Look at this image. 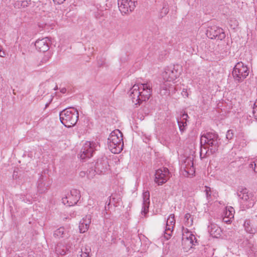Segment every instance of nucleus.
I'll return each mask as SVG.
<instances>
[{
  "mask_svg": "<svg viewBox=\"0 0 257 257\" xmlns=\"http://www.w3.org/2000/svg\"><path fill=\"white\" fill-rule=\"evenodd\" d=\"M188 115L187 113H184L180 118L177 119V122L179 125L180 131L183 133L186 130L187 126V120Z\"/></svg>",
  "mask_w": 257,
  "mask_h": 257,
  "instance_id": "f3484780",
  "label": "nucleus"
},
{
  "mask_svg": "<svg viewBox=\"0 0 257 257\" xmlns=\"http://www.w3.org/2000/svg\"><path fill=\"white\" fill-rule=\"evenodd\" d=\"M5 55V52L4 51H2L1 48H0V56L4 57Z\"/></svg>",
  "mask_w": 257,
  "mask_h": 257,
  "instance_id": "79ce46f5",
  "label": "nucleus"
},
{
  "mask_svg": "<svg viewBox=\"0 0 257 257\" xmlns=\"http://www.w3.org/2000/svg\"><path fill=\"white\" fill-rule=\"evenodd\" d=\"M206 34L208 38L211 39H217L222 40L225 37L222 29L215 25L208 26L207 28Z\"/></svg>",
  "mask_w": 257,
  "mask_h": 257,
  "instance_id": "1a4fd4ad",
  "label": "nucleus"
},
{
  "mask_svg": "<svg viewBox=\"0 0 257 257\" xmlns=\"http://www.w3.org/2000/svg\"><path fill=\"white\" fill-rule=\"evenodd\" d=\"M49 41L47 37L37 40L35 43L36 48L40 52H44L47 51L49 49L48 43Z\"/></svg>",
  "mask_w": 257,
  "mask_h": 257,
  "instance_id": "4468645a",
  "label": "nucleus"
},
{
  "mask_svg": "<svg viewBox=\"0 0 257 257\" xmlns=\"http://www.w3.org/2000/svg\"><path fill=\"white\" fill-rule=\"evenodd\" d=\"M85 175V173L84 172H80V175L81 176H83Z\"/></svg>",
  "mask_w": 257,
  "mask_h": 257,
  "instance_id": "a18cd8bd",
  "label": "nucleus"
},
{
  "mask_svg": "<svg viewBox=\"0 0 257 257\" xmlns=\"http://www.w3.org/2000/svg\"><path fill=\"white\" fill-rule=\"evenodd\" d=\"M234 135L233 131L232 130H228L226 135V138L228 140H231Z\"/></svg>",
  "mask_w": 257,
  "mask_h": 257,
  "instance_id": "473e14b6",
  "label": "nucleus"
},
{
  "mask_svg": "<svg viewBox=\"0 0 257 257\" xmlns=\"http://www.w3.org/2000/svg\"><path fill=\"white\" fill-rule=\"evenodd\" d=\"M173 87L171 82L165 81L163 83L160 85V89H171Z\"/></svg>",
  "mask_w": 257,
  "mask_h": 257,
  "instance_id": "393cba45",
  "label": "nucleus"
},
{
  "mask_svg": "<svg viewBox=\"0 0 257 257\" xmlns=\"http://www.w3.org/2000/svg\"><path fill=\"white\" fill-rule=\"evenodd\" d=\"M232 74L235 81L242 82L249 74V69L242 62H239L234 66Z\"/></svg>",
  "mask_w": 257,
  "mask_h": 257,
  "instance_id": "423d86ee",
  "label": "nucleus"
},
{
  "mask_svg": "<svg viewBox=\"0 0 257 257\" xmlns=\"http://www.w3.org/2000/svg\"><path fill=\"white\" fill-rule=\"evenodd\" d=\"M208 231L213 237H218L220 234L221 229L217 225L211 224L208 226Z\"/></svg>",
  "mask_w": 257,
  "mask_h": 257,
  "instance_id": "aec40b11",
  "label": "nucleus"
},
{
  "mask_svg": "<svg viewBox=\"0 0 257 257\" xmlns=\"http://www.w3.org/2000/svg\"><path fill=\"white\" fill-rule=\"evenodd\" d=\"M66 233L65 229L63 227H61L54 231V236L57 238H61L64 237Z\"/></svg>",
  "mask_w": 257,
  "mask_h": 257,
  "instance_id": "4be33fe9",
  "label": "nucleus"
},
{
  "mask_svg": "<svg viewBox=\"0 0 257 257\" xmlns=\"http://www.w3.org/2000/svg\"><path fill=\"white\" fill-rule=\"evenodd\" d=\"M160 93L163 96H168L170 93V89H162L160 88Z\"/></svg>",
  "mask_w": 257,
  "mask_h": 257,
  "instance_id": "f704fd0d",
  "label": "nucleus"
},
{
  "mask_svg": "<svg viewBox=\"0 0 257 257\" xmlns=\"http://www.w3.org/2000/svg\"><path fill=\"white\" fill-rule=\"evenodd\" d=\"M55 90H57L58 89V86H56V87H55V88L54 89Z\"/></svg>",
  "mask_w": 257,
  "mask_h": 257,
  "instance_id": "09e8293b",
  "label": "nucleus"
},
{
  "mask_svg": "<svg viewBox=\"0 0 257 257\" xmlns=\"http://www.w3.org/2000/svg\"><path fill=\"white\" fill-rule=\"evenodd\" d=\"M79 228L80 232L81 233L85 232L89 228L88 227H87V226L85 225L84 224H82V223L80 221L79 223Z\"/></svg>",
  "mask_w": 257,
  "mask_h": 257,
  "instance_id": "7c9ffc66",
  "label": "nucleus"
},
{
  "mask_svg": "<svg viewBox=\"0 0 257 257\" xmlns=\"http://www.w3.org/2000/svg\"><path fill=\"white\" fill-rule=\"evenodd\" d=\"M170 177V173L168 168H163L158 169L155 174V182L158 185L166 183Z\"/></svg>",
  "mask_w": 257,
  "mask_h": 257,
  "instance_id": "f8f14e48",
  "label": "nucleus"
},
{
  "mask_svg": "<svg viewBox=\"0 0 257 257\" xmlns=\"http://www.w3.org/2000/svg\"><path fill=\"white\" fill-rule=\"evenodd\" d=\"M206 146L205 145H202L201 144V149H200V157L201 158H204L206 156H209L210 154V153L209 152V153H207L206 155H204V153L205 152V151H207L206 149L207 148V147H205Z\"/></svg>",
  "mask_w": 257,
  "mask_h": 257,
  "instance_id": "c85d7f7f",
  "label": "nucleus"
},
{
  "mask_svg": "<svg viewBox=\"0 0 257 257\" xmlns=\"http://www.w3.org/2000/svg\"><path fill=\"white\" fill-rule=\"evenodd\" d=\"M183 92H184V94H185V93H187V91H185L184 90L183 91Z\"/></svg>",
  "mask_w": 257,
  "mask_h": 257,
  "instance_id": "8fccbe9b",
  "label": "nucleus"
},
{
  "mask_svg": "<svg viewBox=\"0 0 257 257\" xmlns=\"http://www.w3.org/2000/svg\"><path fill=\"white\" fill-rule=\"evenodd\" d=\"M97 145L94 142H86L83 145L79 154L81 160H85L92 157L93 153L96 150Z\"/></svg>",
  "mask_w": 257,
  "mask_h": 257,
  "instance_id": "6e6552de",
  "label": "nucleus"
},
{
  "mask_svg": "<svg viewBox=\"0 0 257 257\" xmlns=\"http://www.w3.org/2000/svg\"><path fill=\"white\" fill-rule=\"evenodd\" d=\"M237 194L240 203L245 206V208H249L254 205L256 197L246 188L239 187L237 190Z\"/></svg>",
  "mask_w": 257,
  "mask_h": 257,
  "instance_id": "39448f33",
  "label": "nucleus"
},
{
  "mask_svg": "<svg viewBox=\"0 0 257 257\" xmlns=\"http://www.w3.org/2000/svg\"><path fill=\"white\" fill-rule=\"evenodd\" d=\"M122 133L119 130L112 132L107 140L108 148L113 154H118L123 147Z\"/></svg>",
  "mask_w": 257,
  "mask_h": 257,
  "instance_id": "7ed1b4c3",
  "label": "nucleus"
},
{
  "mask_svg": "<svg viewBox=\"0 0 257 257\" xmlns=\"http://www.w3.org/2000/svg\"><path fill=\"white\" fill-rule=\"evenodd\" d=\"M49 103H50V102H49V103H47L46 104V105H45V108H47V107L49 106Z\"/></svg>",
  "mask_w": 257,
  "mask_h": 257,
  "instance_id": "49530a36",
  "label": "nucleus"
},
{
  "mask_svg": "<svg viewBox=\"0 0 257 257\" xmlns=\"http://www.w3.org/2000/svg\"><path fill=\"white\" fill-rule=\"evenodd\" d=\"M44 186L45 185H43L42 181L41 180H39L38 184V189L40 193H43L45 192L46 190L47 189V188L45 187Z\"/></svg>",
  "mask_w": 257,
  "mask_h": 257,
  "instance_id": "a878e982",
  "label": "nucleus"
},
{
  "mask_svg": "<svg viewBox=\"0 0 257 257\" xmlns=\"http://www.w3.org/2000/svg\"><path fill=\"white\" fill-rule=\"evenodd\" d=\"M231 218H230V217H228L227 216H225L223 218V221L224 222H226L227 224H229L231 222Z\"/></svg>",
  "mask_w": 257,
  "mask_h": 257,
  "instance_id": "ea45409f",
  "label": "nucleus"
},
{
  "mask_svg": "<svg viewBox=\"0 0 257 257\" xmlns=\"http://www.w3.org/2000/svg\"><path fill=\"white\" fill-rule=\"evenodd\" d=\"M95 167L97 170L98 174L105 172L106 170L109 169V166L106 158L98 160Z\"/></svg>",
  "mask_w": 257,
  "mask_h": 257,
  "instance_id": "2eb2a0df",
  "label": "nucleus"
},
{
  "mask_svg": "<svg viewBox=\"0 0 257 257\" xmlns=\"http://www.w3.org/2000/svg\"><path fill=\"white\" fill-rule=\"evenodd\" d=\"M185 171L190 174H193L194 172V169L193 167V162L191 158H188L185 160L183 165Z\"/></svg>",
  "mask_w": 257,
  "mask_h": 257,
  "instance_id": "a211bd4d",
  "label": "nucleus"
},
{
  "mask_svg": "<svg viewBox=\"0 0 257 257\" xmlns=\"http://www.w3.org/2000/svg\"><path fill=\"white\" fill-rule=\"evenodd\" d=\"M110 200H111V199H109V202L108 203V204H107V205L108 206L110 205Z\"/></svg>",
  "mask_w": 257,
  "mask_h": 257,
  "instance_id": "de8ad7c7",
  "label": "nucleus"
},
{
  "mask_svg": "<svg viewBox=\"0 0 257 257\" xmlns=\"http://www.w3.org/2000/svg\"><path fill=\"white\" fill-rule=\"evenodd\" d=\"M252 114L254 118L257 120V99L253 104L252 108Z\"/></svg>",
  "mask_w": 257,
  "mask_h": 257,
  "instance_id": "2f4dec72",
  "label": "nucleus"
},
{
  "mask_svg": "<svg viewBox=\"0 0 257 257\" xmlns=\"http://www.w3.org/2000/svg\"><path fill=\"white\" fill-rule=\"evenodd\" d=\"M60 92L62 93H65L66 92V89L65 88H62L60 89Z\"/></svg>",
  "mask_w": 257,
  "mask_h": 257,
  "instance_id": "37998d69",
  "label": "nucleus"
},
{
  "mask_svg": "<svg viewBox=\"0 0 257 257\" xmlns=\"http://www.w3.org/2000/svg\"><path fill=\"white\" fill-rule=\"evenodd\" d=\"M90 249H87L85 248L84 249H81L80 252H79V254L78 255V257H89V250Z\"/></svg>",
  "mask_w": 257,
  "mask_h": 257,
  "instance_id": "bb28decb",
  "label": "nucleus"
},
{
  "mask_svg": "<svg viewBox=\"0 0 257 257\" xmlns=\"http://www.w3.org/2000/svg\"><path fill=\"white\" fill-rule=\"evenodd\" d=\"M181 73L180 66L178 65L168 67L163 72L162 76L164 81L173 82Z\"/></svg>",
  "mask_w": 257,
  "mask_h": 257,
  "instance_id": "0eeeda50",
  "label": "nucleus"
},
{
  "mask_svg": "<svg viewBox=\"0 0 257 257\" xmlns=\"http://www.w3.org/2000/svg\"><path fill=\"white\" fill-rule=\"evenodd\" d=\"M200 144L206 146L207 147V151H205L204 155L210 153L213 154L215 153L218 149L220 144V139L217 134L214 132H208L204 134L200 138Z\"/></svg>",
  "mask_w": 257,
  "mask_h": 257,
  "instance_id": "f03ea898",
  "label": "nucleus"
},
{
  "mask_svg": "<svg viewBox=\"0 0 257 257\" xmlns=\"http://www.w3.org/2000/svg\"><path fill=\"white\" fill-rule=\"evenodd\" d=\"M55 251L57 254L64 255L66 253V248L61 244H58L55 247Z\"/></svg>",
  "mask_w": 257,
  "mask_h": 257,
  "instance_id": "b1692460",
  "label": "nucleus"
},
{
  "mask_svg": "<svg viewBox=\"0 0 257 257\" xmlns=\"http://www.w3.org/2000/svg\"><path fill=\"white\" fill-rule=\"evenodd\" d=\"M143 203L142 206V213L146 215L149 211L150 205V192L148 191H145L143 194Z\"/></svg>",
  "mask_w": 257,
  "mask_h": 257,
  "instance_id": "dca6fc26",
  "label": "nucleus"
},
{
  "mask_svg": "<svg viewBox=\"0 0 257 257\" xmlns=\"http://www.w3.org/2000/svg\"><path fill=\"white\" fill-rule=\"evenodd\" d=\"M137 3L136 0H118L119 11L122 14H128L135 10Z\"/></svg>",
  "mask_w": 257,
  "mask_h": 257,
  "instance_id": "9d476101",
  "label": "nucleus"
},
{
  "mask_svg": "<svg viewBox=\"0 0 257 257\" xmlns=\"http://www.w3.org/2000/svg\"><path fill=\"white\" fill-rule=\"evenodd\" d=\"M244 227L245 231L250 234H255L257 232V228L252 224L250 219H246L244 223Z\"/></svg>",
  "mask_w": 257,
  "mask_h": 257,
  "instance_id": "6ab92c4d",
  "label": "nucleus"
},
{
  "mask_svg": "<svg viewBox=\"0 0 257 257\" xmlns=\"http://www.w3.org/2000/svg\"><path fill=\"white\" fill-rule=\"evenodd\" d=\"M169 12L168 9L166 7V6H164L161 10L160 13V15L162 17H163L165 15H166Z\"/></svg>",
  "mask_w": 257,
  "mask_h": 257,
  "instance_id": "4c0bfd02",
  "label": "nucleus"
},
{
  "mask_svg": "<svg viewBox=\"0 0 257 257\" xmlns=\"http://www.w3.org/2000/svg\"><path fill=\"white\" fill-rule=\"evenodd\" d=\"M183 92H184V94H185V93H187V91H185L184 90L183 91Z\"/></svg>",
  "mask_w": 257,
  "mask_h": 257,
  "instance_id": "3c124183",
  "label": "nucleus"
},
{
  "mask_svg": "<svg viewBox=\"0 0 257 257\" xmlns=\"http://www.w3.org/2000/svg\"><path fill=\"white\" fill-rule=\"evenodd\" d=\"M185 224L186 226H191L193 225V218L189 213H186L184 216Z\"/></svg>",
  "mask_w": 257,
  "mask_h": 257,
  "instance_id": "5701e85b",
  "label": "nucleus"
},
{
  "mask_svg": "<svg viewBox=\"0 0 257 257\" xmlns=\"http://www.w3.org/2000/svg\"><path fill=\"white\" fill-rule=\"evenodd\" d=\"M249 168L253 169L254 172L257 173V159L249 164Z\"/></svg>",
  "mask_w": 257,
  "mask_h": 257,
  "instance_id": "e433bc0d",
  "label": "nucleus"
},
{
  "mask_svg": "<svg viewBox=\"0 0 257 257\" xmlns=\"http://www.w3.org/2000/svg\"><path fill=\"white\" fill-rule=\"evenodd\" d=\"M107 207L106 206H105V209H107Z\"/></svg>",
  "mask_w": 257,
  "mask_h": 257,
  "instance_id": "603ef678",
  "label": "nucleus"
},
{
  "mask_svg": "<svg viewBox=\"0 0 257 257\" xmlns=\"http://www.w3.org/2000/svg\"><path fill=\"white\" fill-rule=\"evenodd\" d=\"M93 202V200H91V199H89L88 200V204L90 205H92V202Z\"/></svg>",
  "mask_w": 257,
  "mask_h": 257,
  "instance_id": "c03bdc74",
  "label": "nucleus"
},
{
  "mask_svg": "<svg viewBox=\"0 0 257 257\" xmlns=\"http://www.w3.org/2000/svg\"><path fill=\"white\" fill-rule=\"evenodd\" d=\"M80 222H82V224H85V225L87 226V227H89L91 222L90 216H86L80 221Z\"/></svg>",
  "mask_w": 257,
  "mask_h": 257,
  "instance_id": "c756f323",
  "label": "nucleus"
},
{
  "mask_svg": "<svg viewBox=\"0 0 257 257\" xmlns=\"http://www.w3.org/2000/svg\"><path fill=\"white\" fill-rule=\"evenodd\" d=\"M152 86L149 83L135 84L130 90V96L133 103L140 105L148 100L152 94Z\"/></svg>",
  "mask_w": 257,
  "mask_h": 257,
  "instance_id": "f257e3e1",
  "label": "nucleus"
},
{
  "mask_svg": "<svg viewBox=\"0 0 257 257\" xmlns=\"http://www.w3.org/2000/svg\"><path fill=\"white\" fill-rule=\"evenodd\" d=\"M95 173H97V170L95 168V169H90L88 170V172H87V176L88 179H92L93 178V177L95 176Z\"/></svg>",
  "mask_w": 257,
  "mask_h": 257,
  "instance_id": "cd10ccee",
  "label": "nucleus"
},
{
  "mask_svg": "<svg viewBox=\"0 0 257 257\" xmlns=\"http://www.w3.org/2000/svg\"><path fill=\"white\" fill-rule=\"evenodd\" d=\"M80 197V192L77 189H72L70 194H68L65 197L62 199V203L68 206L75 205Z\"/></svg>",
  "mask_w": 257,
  "mask_h": 257,
  "instance_id": "9b49d317",
  "label": "nucleus"
},
{
  "mask_svg": "<svg viewBox=\"0 0 257 257\" xmlns=\"http://www.w3.org/2000/svg\"><path fill=\"white\" fill-rule=\"evenodd\" d=\"M175 224L174 215L171 214L167 219L166 227L168 228V230L170 231V229H173Z\"/></svg>",
  "mask_w": 257,
  "mask_h": 257,
  "instance_id": "412c9836",
  "label": "nucleus"
},
{
  "mask_svg": "<svg viewBox=\"0 0 257 257\" xmlns=\"http://www.w3.org/2000/svg\"><path fill=\"white\" fill-rule=\"evenodd\" d=\"M206 197L208 200L211 198V188L209 187L205 186V190Z\"/></svg>",
  "mask_w": 257,
  "mask_h": 257,
  "instance_id": "c9c22d12",
  "label": "nucleus"
},
{
  "mask_svg": "<svg viewBox=\"0 0 257 257\" xmlns=\"http://www.w3.org/2000/svg\"><path fill=\"white\" fill-rule=\"evenodd\" d=\"M59 116L61 122L66 127H70L77 122L79 113L74 108H67L60 112Z\"/></svg>",
  "mask_w": 257,
  "mask_h": 257,
  "instance_id": "20e7f679",
  "label": "nucleus"
},
{
  "mask_svg": "<svg viewBox=\"0 0 257 257\" xmlns=\"http://www.w3.org/2000/svg\"><path fill=\"white\" fill-rule=\"evenodd\" d=\"M197 243V240L194 235L192 234H189V236L183 235L182 237V245L183 248L186 251H188L190 248L193 247V245H195Z\"/></svg>",
  "mask_w": 257,
  "mask_h": 257,
  "instance_id": "ddd939ff",
  "label": "nucleus"
},
{
  "mask_svg": "<svg viewBox=\"0 0 257 257\" xmlns=\"http://www.w3.org/2000/svg\"><path fill=\"white\" fill-rule=\"evenodd\" d=\"M172 231H173V229H170V231H169L168 230V228L166 227L164 236L167 239H168L170 238L171 234H172Z\"/></svg>",
  "mask_w": 257,
  "mask_h": 257,
  "instance_id": "72a5a7b5",
  "label": "nucleus"
},
{
  "mask_svg": "<svg viewBox=\"0 0 257 257\" xmlns=\"http://www.w3.org/2000/svg\"><path fill=\"white\" fill-rule=\"evenodd\" d=\"M233 208L230 207V208L226 211L225 216L230 217V218H232L233 217Z\"/></svg>",
  "mask_w": 257,
  "mask_h": 257,
  "instance_id": "58836bf2",
  "label": "nucleus"
},
{
  "mask_svg": "<svg viewBox=\"0 0 257 257\" xmlns=\"http://www.w3.org/2000/svg\"><path fill=\"white\" fill-rule=\"evenodd\" d=\"M65 0H53V2L57 4L60 5L62 4Z\"/></svg>",
  "mask_w": 257,
  "mask_h": 257,
  "instance_id": "a19ab883",
  "label": "nucleus"
}]
</instances>
